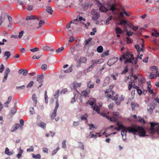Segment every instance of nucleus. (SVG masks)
Returning <instances> with one entry per match:
<instances>
[{
  "label": "nucleus",
  "instance_id": "obj_1",
  "mask_svg": "<svg viewBox=\"0 0 159 159\" xmlns=\"http://www.w3.org/2000/svg\"><path fill=\"white\" fill-rule=\"evenodd\" d=\"M127 131L129 133H132L135 134L136 133H138L139 136H144L146 134V132L144 129L141 126L136 127L132 126L129 127H125V129H123L121 132V135L122 137L124 135L126 136Z\"/></svg>",
  "mask_w": 159,
  "mask_h": 159
},
{
  "label": "nucleus",
  "instance_id": "obj_2",
  "mask_svg": "<svg viewBox=\"0 0 159 159\" xmlns=\"http://www.w3.org/2000/svg\"><path fill=\"white\" fill-rule=\"evenodd\" d=\"M130 58H132V59H134L133 57V55L130 54L129 53H126L125 54H124L122 56H121L120 58V61H122L124 59H126L125 61V63L129 62L132 63V60Z\"/></svg>",
  "mask_w": 159,
  "mask_h": 159
},
{
  "label": "nucleus",
  "instance_id": "obj_3",
  "mask_svg": "<svg viewBox=\"0 0 159 159\" xmlns=\"http://www.w3.org/2000/svg\"><path fill=\"white\" fill-rule=\"evenodd\" d=\"M103 61L102 59H101L99 60H92L91 61L92 65L89 67L87 70V72H88L92 70L94 67L96 66L98 64L102 63Z\"/></svg>",
  "mask_w": 159,
  "mask_h": 159
},
{
  "label": "nucleus",
  "instance_id": "obj_4",
  "mask_svg": "<svg viewBox=\"0 0 159 159\" xmlns=\"http://www.w3.org/2000/svg\"><path fill=\"white\" fill-rule=\"evenodd\" d=\"M83 0H80V2H82ZM93 3L91 2H87L82 3H81L80 6H81V9L82 10H86L90 8L92 6Z\"/></svg>",
  "mask_w": 159,
  "mask_h": 159
},
{
  "label": "nucleus",
  "instance_id": "obj_5",
  "mask_svg": "<svg viewBox=\"0 0 159 159\" xmlns=\"http://www.w3.org/2000/svg\"><path fill=\"white\" fill-rule=\"evenodd\" d=\"M150 124L151 125L150 128L151 131L153 133L156 131L159 134V128L158 127L159 126V124L156 123L151 122Z\"/></svg>",
  "mask_w": 159,
  "mask_h": 159
},
{
  "label": "nucleus",
  "instance_id": "obj_6",
  "mask_svg": "<svg viewBox=\"0 0 159 159\" xmlns=\"http://www.w3.org/2000/svg\"><path fill=\"white\" fill-rule=\"evenodd\" d=\"M59 104L58 100H57L56 102V107L53 110V112L51 114L50 117L52 120H53L54 117L56 116L57 114V110L59 107Z\"/></svg>",
  "mask_w": 159,
  "mask_h": 159
},
{
  "label": "nucleus",
  "instance_id": "obj_7",
  "mask_svg": "<svg viewBox=\"0 0 159 159\" xmlns=\"http://www.w3.org/2000/svg\"><path fill=\"white\" fill-rule=\"evenodd\" d=\"M119 113L117 112H113V116L111 117V119H109L111 121L115 122L117 120V116H119Z\"/></svg>",
  "mask_w": 159,
  "mask_h": 159
},
{
  "label": "nucleus",
  "instance_id": "obj_8",
  "mask_svg": "<svg viewBox=\"0 0 159 159\" xmlns=\"http://www.w3.org/2000/svg\"><path fill=\"white\" fill-rule=\"evenodd\" d=\"M44 77L43 75H38L37 76V81L40 84L42 83L43 81Z\"/></svg>",
  "mask_w": 159,
  "mask_h": 159
},
{
  "label": "nucleus",
  "instance_id": "obj_9",
  "mask_svg": "<svg viewBox=\"0 0 159 159\" xmlns=\"http://www.w3.org/2000/svg\"><path fill=\"white\" fill-rule=\"evenodd\" d=\"M92 107L93 108V110L95 111L98 114H100V107H99L97 105H94L93 107Z\"/></svg>",
  "mask_w": 159,
  "mask_h": 159
},
{
  "label": "nucleus",
  "instance_id": "obj_10",
  "mask_svg": "<svg viewBox=\"0 0 159 159\" xmlns=\"http://www.w3.org/2000/svg\"><path fill=\"white\" fill-rule=\"evenodd\" d=\"M116 61L115 60L114 58H112L110 59L108 61L107 64L109 66H111L113 65L115 62Z\"/></svg>",
  "mask_w": 159,
  "mask_h": 159
},
{
  "label": "nucleus",
  "instance_id": "obj_11",
  "mask_svg": "<svg viewBox=\"0 0 159 159\" xmlns=\"http://www.w3.org/2000/svg\"><path fill=\"white\" fill-rule=\"evenodd\" d=\"M37 98L36 95L35 94H34L32 95V100L34 102L33 105L34 106H36L37 104Z\"/></svg>",
  "mask_w": 159,
  "mask_h": 159
},
{
  "label": "nucleus",
  "instance_id": "obj_12",
  "mask_svg": "<svg viewBox=\"0 0 159 159\" xmlns=\"http://www.w3.org/2000/svg\"><path fill=\"white\" fill-rule=\"evenodd\" d=\"M92 19L94 21H95L97 20L100 17V15L99 13L92 15Z\"/></svg>",
  "mask_w": 159,
  "mask_h": 159
},
{
  "label": "nucleus",
  "instance_id": "obj_13",
  "mask_svg": "<svg viewBox=\"0 0 159 159\" xmlns=\"http://www.w3.org/2000/svg\"><path fill=\"white\" fill-rule=\"evenodd\" d=\"M117 125L118 127H117V130L118 131H119L121 129H122V130L123 129H125V127L123 125L120 124L119 122H117Z\"/></svg>",
  "mask_w": 159,
  "mask_h": 159
},
{
  "label": "nucleus",
  "instance_id": "obj_14",
  "mask_svg": "<svg viewBox=\"0 0 159 159\" xmlns=\"http://www.w3.org/2000/svg\"><path fill=\"white\" fill-rule=\"evenodd\" d=\"M6 14H2L0 16V25L2 23L3 20H4L6 18Z\"/></svg>",
  "mask_w": 159,
  "mask_h": 159
},
{
  "label": "nucleus",
  "instance_id": "obj_15",
  "mask_svg": "<svg viewBox=\"0 0 159 159\" xmlns=\"http://www.w3.org/2000/svg\"><path fill=\"white\" fill-rule=\"evenodd\" d=\"M99 10L102 12H106L108 11V9L106 8L104 6L101 5L99 8Z\"/></svg>",
  "mask_w": 159,
  "mask_h": 159
},
{
  "label": "nucleus",
  "instance_id": "obj_16",
  "mask_svg": "<svg viewBox=\"0 0 159 159\" xmlns=\"http://www.w3.org/2000/svg\"><path fill=\"white\" fill-rule=\"evenodd\" d=\"M11 53L9 51H5L4 54V57H6V59L7 61L8 58H9L11 56Z\"/></svg>",
  "mask_w": 159,
  "mask_h": 159
},
{
  "label": "nucleus",
  "instance_id": "obj_17",
  "mask_svg": "<svg viewBox=\"0 0 159 159\" xmlns=\"http://www.w3.org/2000/svg\"><path fill=\"white\" fill-rule=\"evenodd\" d=\"M157 67L156 66H153L151 68V70L152 71V73L156 74L157 73L158 71L157 70Z\"/></svg>",
  "mask_w": 159,
  "mask_h": 159
},
{
  "label": "nucleus",
  "instance_id": "obj_18",
  "mask_svg": "<svg viewBox=\"0 0 159 159\" xmlns=\"http://www.w3.org/2000/svg\"><path fill=\"white\" fill-rule=\"evenodd\" d=\"M46 11L50 14H52L53 13V11L51 7L49 6L46 7Z\"/></svg>",
  "mask_w": 159,
  "mask_h": 159
},
{
  "label": "nucleus",
  "instance_id": "obj_19",
  "mask_svg": "<svg viewBox=\"0 0 159 159\" xmlns=\"http://www.w3.org/2000/svg\"><path fill=\"white\" fill-rule=\"evenodd\" d=\"M19 152L16 156L18 158H20L22 157V154L23 153V150L20 148H19Z\"/></svg>",
  "mask_w": 159,
  "mask_h": 159
},
{
  "label": "nucleus",
  "instance_id": "obj_20",
  "mask_svg": "<svg viewBox=\"0 0 159 159\" xmlns=\"http://www.w3.org/2000/svg\"><path fill=\"white\" fill-rule=\"evenodd\" d=\"M20 127V125L19 124H16L15 127H13L11 130L12 132H13L16 130H17Z\"/></svg>",
  "mask_w": 159,
  "mask_h": 159
},
{
  "label": "nucleus",
  "instance_id": "obj_21",
  "mask_svg": "<svg viewBox=\"0 0 159 159\" xmlns=\"http://www.w3.org/2000/svg\"><path fill=\"white\" fill-rule=\"evenodd\" d=\"M157 77V75L156 74L151 72L150 73V75H149V77L150 79H152L156 78Z\"/></svg>",
  "mask_w": 159,
  "mask_h": 159
},
{
  "label": "nucleus",
  "instance_id": "obj_22",
  "mask_svg": "<svg viewBox=\"0 0 159 159\" xmlns=\"http://www.w3.org/2000/svg\"><path fill=\"white\" fill-rule=\"evenodd\" d=\"M81 84L80 83H77L76 82H75L73 84V85L74 89H76L77 87H80L81 86Z\"/></svg>",
  "mask_w": 159,
  "mask_h": 159
},
{
  "label": "nucleus",
  "instance_id": "obj_23",
  "mask_svg": "<svg viewBox=\"0 0 159 159\" xmlns=\"http://www.w3.org/2000/svg\"><path fill=\"white\" fill-rule=\"evenodd\" d=\"M124 24H126L127 25L129 26V24L128 23V22L127 21L125 20H121L120 21L119 24L120 25H122Z\"/></svg>",
  "mask_w": 159,
  "mask_h": 159
},
{
  "label": "nucleus",
  "instance_id": "obj_24",
  "mask_svg": "<svg viewBox=\"0 0 159 159\" xmlns=\"http://www.w3.org/2000/svg\"><path fill=\"white\" fill-rule=\"evenodd\" d=\"M38 125L43 128H44L46 126V124L43 122H41L39 123Z\"/></svg>",
  "mask_w": 159,
  "mask_h": 159
},
{
  "label": "nucleus",
  "instance_id": "obj_25",
  "mask_svg": "<svg viewBox=\"0 0 159 159\" xmlns=\"http://www.w3.org/2000/svg\"><path fill=\"white\" fill-rule=\"evenodd\" d=\"M87 61L86 58L84 57H80V61L81 63H85Z\"/></svg>",
  "mask_w": 159,
  "mask_h": 159
},
{
  "label": "nucleus",
  "instance_id": "obj_26",
  "mask_svg": "<svg viewBox=\"0 0 159 159\" xmlns=\"http://www.w3.org/2000/svg\"><path fill=\"white\" fill-rule=\"evenodd\" d=\"M100 115L103 116L107 118L108 120L111 119V117L107 115L105 113L102 112L100 114Z\"/></svg>",
  "mask_w": 159,
  "mask_h": 159
},
{
  "label": "nucleus",
  "instance_id": "obj_27",
  "mask_svg": "<svg viewBox=\"0 0 159 159\" xmlns=\"http://www.w3.org/2000/svg\"><path fill=\"white\" fill-rule=\"evenodd\" d=\"M152 35L153 36L157 37L159 36V34L156 30H154L152 32Z\"/></svg>",
  "mask_w": 159,
  "mask_h": 159
},
{
  "label": "nucleus",
  "instance_id": "obj_28",
  "mask_svg": "<svg viewBox=\"0 0 159 159\" xmlns=\"http://www.w3.org/2000/svg\"><path fill=\"white\" fill-rule=\"evenodd\" d=\"M103 50V48L102 46H99L97 48V51L99 53L102 52Z\"/></svg>",
  "mask_w": 159,
  "mask_h": 159
},
{
  "label": "nucleus",
  "instance_id": "obj_29",
  "mask_svg": "<svg viewBox=\"0 0 159 159\" xmlns=\"http://www.w3.org/2000/svg\"><path fill=\"white\" fill-rule=\"evenodd\" d=\"M5 153L9 156L11 155L12 154L11 152L9 151V150L7 148H6L5 149Z\"/></svg>",
  "mask_w": 159,
  "mask_h": 159
},
{
  "label": "nucleus",
  "instance_id": "obj_30",
  "mask_svg": "<svg viewBox=\"0 0 159 159\" xmlns=\"http://www.w3.org/2000/svg\"><path fill=\"white\" fill-rule=\"evenodd\" d=\"M139 118V121L141 123H143V124H145V121L144 120L143 118L140 117H138Z\"/></svg>",
  "mask_w": 159,
  "mask_h": 159
},
{
  "label": "nucleus",
  "instance_id": "obj_31",
  "mask_svg": "<svg viewBox=\"0 0 159 159\" xmlns=\"http://www.w3.org/2000/svg\"><path fill=\"white\" fill-rule=\"evenodd\" d=\"M116 33L117 34H121L122 32V30L119 27H117L116 28Z\"/></svg>",
  "mask_w": 159,
  "mask_h": 159
},
{
  "label": "nucleus",
  "instance_id": "obj_32",
  "mask_svg": "<svg viewBox=\"0 0 159 159\" xmlns=\"http://www.w3.org/2000/svg\"><path fill=\"white\" fill-rule=\"evenodd\" d=\"M34 84V82L33 81H31L27 85V88H30L32 87Z\"/></svg>",
  "mask_w": 159,
  "mask_h": 159
},
{
  "label": "nucleus",
  "instance_id": "obj_33",
  "mask_svg": "<svg viewBox=\"0 0 159 159\" xmlns=\"http://www.w3.org/2000/svg\"><path fill=\"white\" fill-rule=\"evenodd\" d=\"M139 54L138 55V57L137 58H136V59L134 61V63L135 64H136L137 62V59L139 58L140 59H142V57L143 56V55L141 54L140 55V56L139 57Z\"/></svg>",
  "mask_w": 159,
  "mask_h": 159
},
{
  "label": "nucleus",
  "instance_id": "obj_34",
  "mask_svg": "<svg viewBox=\"0 0 159 159\" xmlns=\"http://www.w3.org/2000/svg\"><path fill=\"white\" fill-rule=\"evenodd\" d=\"M59 92L60 91L59 90L56 92L55 94L54 95V97L55 98L57 99L58 98Z\"/></svg>",
  "mask_w": 159,
  "mask_h": 159
},
{
  "label": "nucleus",
  "instance_id": "obj_35",
  "mask_svg": "<svg viewBox=\"0 0 159 159\" xmlns=\"http://www.w3.org/2000/svg\"><path fill=\"white\" fill-rule=\"evenodd\" d=\"M81 94L83 96H84L85 97H87L88 95V93L86 90L83 91L82 92Z\"/></svg>",
  "mask_w": 159,
  "mask_h": 159
},
{
  "label": "nucleus",
  "instance_id": "obj_36",
  "mask_svg": "<svg viewBox=\"0 0 159 159\" xmlns=\"http://www.w3.org/2000/svg\"><path fill=\"white\" fill-rule=\"evenodd\" d=\"M137 106H139V105L138 104H136L134 103L133 102H131V106L132 107V110H134L135 107Z\"/></svg>",
  "mask_w": 159,
  "mask_h": 159
},
{
  "label": "nucleus",
  "instance_id": "obj_37",
  "mask_svg": "<svg viewBox=\"0 0 159 159\" xmlns=\"http://www.w3.org/2000/svg\"><path fill=\"white\" fill-rule=\"evenodd\" d=\"M91 81L89 82L88 84V87L89 88L92 89L94 88V85L93 84H91Z\"/></svg>",
  "mask_w": 159,
  "mask_h": 159
},
{
  "label": "nucleus",
  "instance_id": "obj_38",
  "mask_svg": "<svg viewBox=\"0 0 159 159\" xmlns=\"http://www.w3.org/2000/svg\"><path fill=\"white\" fill-rule=\"evenodd\" d=\"M87 114H84V115L82 116L81 118V120H87Z\"/></svg>",
  "mask_w": 159,
  "mask_h": 159
},
{
  "label": "nucleus",
  "instance_id": "obj_39",
  "mask_svg": "<svg viewBox=\"0 0 159 159\" xmlns=\"http://www.w3.org/2000/svg\"><path fill=\"white\" fill-rule=\"evenodd\" d=\"M45 23V21L43 20H41L39 21V26L38 27V28H39L40 27L42 26V25Z\"/></svg>",
  "mask_w": 159,
  "mask_h": 159
},
{
  "label": "nucleus",
  "instance_id": "obj_40",
  "mask_svg": "<svg viewBox=\"0 0 159 159\" xmlns=\"http://www.w3.org/2000/svg\"><path fill=\"white\" fill-rule=\"evenodd\" d=\"M47 65L46 64H44L42 66L41 68L43 70H45L47 69Z\"/></svg>",
  "mask_w": 159,
  "mask_h": 159
},
{
  "label": "nucleus",
  "instance_id": "obj_41",
  "mask_svg": "<svg viewBox=\"0 0 159 159\" xmlns=\"http://www.w3.org/2000/svg\"><path fill=\"white\" fill-rule=\"evenodd\" d=\"M30 1L29 0H28ZM25 0H18L17 2L20 5H23L24 4V2Z\"/></svg>",
  "mask_w": 159,
  "mask_h": 159
},
{
  "label": "nucleus",
  "instance_id": "obj_42",
  "mask_svg": "<svg viewBox=\"0 0 159 159\" xmlns=\"http://www.w3.org/2000/svg\"><path fill=\"white\" fill-rule=\"evenodd\" d=\"M16 109L15 107L12 108L11 110V113L12 115L14 114L16 111Z\"/></svg>",
  "mask_w": 159,
  "mask_h": 159
},
{
  "label": "nucleus",
  "instance_id": "obj_43",
  "mask_svg": "<svg viewBox=\"0 0 159 159\" xmlns=\"http://www.w3.org/2000/svg\"><path fill=\"white\" fill-rule=\"evenodd\" d=\"M59 147H57L56 149L52 151V155H54L55 154L57 153V151L59 150Z\"/></svg>",
  "mask_w": 159,
  "mask_h": 159
},
{
  "label": "nucleus",
  "instance_id": "obj_44",
  "mask_svg": "<svg viewBox=\"0 0 159 159\" xmlns=\"http://www.w3.org/2000/svg\"><path fill=\"white\" fill-rule=\"evenodd\" d=\"M135 48L137 50L138 53V55L139 54L140 50H139L140 47L139 45H136L135 46Z\"/></svg>",
  "mask_w": 159,
  "mask_h": 159
},
{
  "label": "nucleus",
  "instance_id": "obj_45",
  "mask_svg": "<svg viewBox=\"0 0 159 159\" xmlns=\"http://www.w3.org/2000/svg\"><path fill=\"white\" fill-rule=\"evenodd\" d=\"M98 13V12L97 10L96 9H93L91 11V14L92 15Z\"/></svg>",
  "mask_w": 159,
  "mask_h": 159
},
{
  "label": "nucleus",
  "instance_id": "obj_46",
  "mask_svg": "<svg viewBox=\"0 0 159 159\" xmlns=\"http://www.w3.org/2000/svg\"><path fill=\"white\" fill-rule=\"evenodd\" d=\"M33 157L34 158L40 159L41 158V156L40 154H37L36 155L33 154Z\"/></svg>",
  "mask_w": 159,
  "mask_h": 159
},
{
  "label": "nucleus",
  "instance_id": "obj_47",
  "mask_svg": "<svg viewBox=\"0 0 159 159\" xmlns=\"http://www.w3.org/2000/svg\"><path fill=\"white\" fill-rule=\"evenodd\" d=\"M4 68L5 66L3 64H2L0 68V73H2V72L3 71Z\"/></svg>",
  "mask_w": 159,
  "mask_h": 159
},
{
  "label": "nucleus",
  "instance_id": "obj_48",
  "mask_svg": "<svg viewBox=\"0 0 159 159\" xmlns=\"http://www.w3.org/2000/svg\"><path fill=\"white\" fill-rule=\"evenodd\" d=\"M25 88V86L24 85L20 86H18V87H16V88L17 89H18L19 90H22L24 89Z\"/></svg>",
  "mask_w": 159,
  "mask_h": 159
},
{
  "label": "nucleus",
  "instance_id": "obj_49",
  "mask_svg": "<svg viewBox=\"0 0 159 159\" xmlns=\"http://www.w3.org/2000/svg\"><path fill=\"white\" fill-rule=\"evenodd\" d=\"M72 71V68L71 67H70L68 69L66 70H65L64 71V72L65 73H70V72H71Z\"/></svg>",
  "mask_w": 159,
  "mask_h": 159
},
{
  "label": "nucleus",
  "instance_id": "obj_50",
  "mask_svg": "<svg viewBox=\"0 0 159 159\" xmlns=\"http://www.w3.org/2000/svg\"><path fill=\"white\" fill-rule=\"evenodd\" d=\"M24 33V32L23 30H21L20 32H19V34L18 35L19 38H21L22 37Z\"/></svg>",
  "mask_w": 159,
  "mask_h": 159
},
{
  "label": "nucleus",
  "instance_id": "obj_51",
  "mask_svg": "<svg viewBox=\"0 0 159 159\" xmlns=\"http://www.w3.org/2000/svg\"><path fill=\"white\" fill-rule=\"evenodd\" d=\"M27 152H33L34 151V148L33 146H31V148H28L27 149Z\"/></svg>",
  "mask_w": 159,
  "mask_h": 159
},
{
  "label": "nucleus",
  "instance_id": "obj_52",
  "mask_svg": "<svg viewBox=\"0 0 159 159\" xmlns=\"http://www.w3.org/2000/svg\"><path fill=\"white\" fill-rule=\"evenodd\" d=\"M33 7L32 5H28L27 7V9L29 11L32 10L33 9Z\"/></svg>",
  "mask_w": 159,
  "mask_h": 159
},
{
  "label": "nucleus",
  "instance_id": "obj_53",
  "mask_svg": "<svg viewBox=\"0 0 159 159\" xmlns=\"http://www.w3.org/2000/svg\"><path fill=\"white\" fill-rule=\"evenodd\" d=\"M124 13L123 12H120L118 16V17L119 18L121 19L124 17Z\"/></svg>",
  "mask_w": 159,
  "mask_h": 159
},
{
  "label": "nucleus",
  "instance_id": "obj_54",
  "mask_svg": "<svg viewBox=\"0 0 159 159\" xmlns=\"http://www.w3.org/2000/svg\"><path fill=\"white\" fill-rule=\"evenodd\" d=\"M112 91V88H110L107 89L105 92V94H108L111 92Z\"/></svg>",
  "mask_w": 159,
  "mask_h": 159
},
{
  "label": "nucleus",
  "instance_id": "obj_55",
  "mask_svg": "<svg viewBox=\"0 0 159 159\" xmlns=\"http://www.w3.org/2000/svg\"><path fill=\"white\" fill-rule=\"evenodd\" d=\"M39 50V48H34L30 49V51L32 52H35L38 51Z\"/></svg>",
  "mask_w": 159,
  "mask_h": 159
},
{
  "label": "nucleus",
  "instance_id": "obj_56",
  "mask_svg": "<svg viewBox=\"0 0 159 159\" xmlns=\"http://www.w3.org/2000/svg\"><path fill=\"white\" fill-rule=\"evenodd\" d=\"M128 68L127 66L125 67V69L122 72L121 74H125L128 71Z\"/></svg>",
  "mask_w": 159,
  "mask_h": 159
},
{
  "label": "nucleus",
  "instance_id": "obj_57",
  "mask_svg": "<svg viewBox=\"0 0 159 159\" xmlns=\"http://www.w3.org/2000/svg\"><path fill=\"white\" fill-rule=\"evenodd\" d=\"M50 49V47L48 46H44L43 48V50L44 51L49 50Z\"/></svg>",
  "mask_w": 159,
  "mask_h": 159
},
{
  "label": "nucleus",
  "instance_id": "obj_58",
  "mask_svg": "<svg viewBox=\"0 0 159 159\" xmlns=\"http://www.w3.org/2000/svg\"><path fill=\"white\" fill-rule=\"evenodd\" d=\"M126 39H127V42L128 43H131L132 42V39H129V37H126Z\"/></svg>",
  "mask_w": 159,
  "mask_h": 159
},
{
  "label": "nucleus",
  "instance_id": "obj_59",
  "mask_svg": "<svg viewBox=\"0 0 159 159\" xmlns=\"http://www.w3.org/2000/svg\"><path fill=\"white\" fill-rule=\"evenodd\" d=\"M64 49V48L63 47H61L57 49L56 50V52H61V51H63Z\"/></svg>",
  "mask_w": 159,
  "mask_h": 159
},
{
  "label": "nucleus",
  "instance_id": "obj_60",
  "mask_svg": "<svg viewBox=\"0 0 159 159\" xmlns=\"http://www.w3.org/2000/svg\"><path fill=\"white\" fill-rule=\"evenodd\" d=\"M28 73V71L27 70L24 69V70L22 73V75L24 76H25Z\"/></svg>",
  "mask_w": 159,
  "mask_h": 159
},
{
  "label": "nucleus",
  "instance_id": "obj_61",
  "mask_svg": "<svg viewBox=\"0 0 159 159\" xmlns=\"http://www.w3.org/2000/svg\"><path fill=\"white\" fill-rule=\"evenodd\" d=\"M117 10V8H116L115 7H113V6H111L110 10L114 12L115 11H116Z\"/></svg>",
  "mask_w": 159,
  "mask_h": 159
},
{
  "label": "nucleus",
  "instance_id": "obj_62",
  "mask_svg": "<svg viewBox=\"0 0 159 159\" xmlns=\"http://www.w3.org/2000/svg\"><path fill=\"white\" fill-rule=\"evenodd\" d=\"M66 140H64V141H63L62 142V147L63 148H65L66 147Z\"/></svg>",
  "mask_w": 159,
  "mask_h": 159
},
{
  "label": "nucleus",
  "instance_id": "obj_63",
  "mask_svg": "<svg viewBox=\"0 0 159 159\" xmlns=\"http://www.w3.org/2000/svg\"><path fill=\"white\" fill-rule=\"evenodd\" d=\"M133 33H134L133 32H132L130 31H127L126 33V35L129 36H132Z\"/></svg>",
  "mask_w": 159,
  "mask_h": 159
},
{
  "label": "nucleus",
  "instance_id": "obj_64",
  "mask_svg": "<svg viewBox=\"0 0 159 159\" xmlns=\"http://www.w3.org/2000/svg\"><path fill=\"white\" fill-rule=\"evenodd\" d=\"M92 39L91 38H89L88 39L86 40L85 41V45H87L92 40Z\"/></svg>",
  "mask_w": 159,
  "mask_h": 159
}]
</instances>
